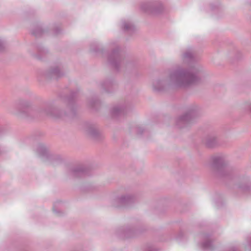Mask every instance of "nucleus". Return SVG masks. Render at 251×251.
Masks as SVG:
<instances>
[{"mask_svg":"<svg viewBox=\"0 0 251 251\" xmlns=\"http://www.w3.org/2000/svg\"><path fill=\"white\" fill-rule=\"evenodd\" d=\"M185 62H190L186 68H178L172 71L165 78H159L153 80L152 88L156 92L169 90L173 86L188 87L200 82L201 71L198 65L195 64L196 55L192 49L186 50L183 54Z\"/></svg>","mask_w":251,"mask_h":251,"instance_id":"1","label":"nucleus"},{"mask_svg":"<svg viewBox=\"0 0 251 251\" xmlns=\"http://www.w3.org/2000/svg\"><path fill=\"white\" fill-rule=\"evenodd\" d=\"M19 114L26 117L31 116L32 114H36L39 117L50 116L54 118H61L63 114L58 109L51 106H47L33 111L27 102H24L18 106Z\"/></svg>","mask_w":251,"mask_h":251,"instance_id":"2","label":"nucleus"},{"mask_svg":"<svg viewBox=\"0 0 251 251\" xmlns=\"http://www.w3.org/2000/svg\"><path fill=\"white\" fill-rule=\"evenodd\" d=\"M199 115V108L196 105H191L188 107L186 112L178 118L176 124L179 128L187 126L194 121L195 119Z\"/></svg>","mask_w":251,"mask_h":251,"instance_id":"3","label":"nucleus"},{"mask_svg":"<svg viewBox=\"0 0 251 251\" xmlns=\"http://www.w3.org/2000/svg\"><path fill=\"white\" fill-rule=\"evenodd\" d=\"M213 167L217 170L219 175L226 177L231 173V169L226 166L225 158L223 155H216L212 158Z\"/></svg>","mask_w":251,"mask_h":251,"instance_id":"4","label":"nucleus"},{"mask_svg":"<svg viewBox=\"0 0 251 251\" xmlns=\"http://www.w3.org/2000/svg\"><path fill=\"white\" fill-rule=\"evenodd\" d=\"M110 65L116 70H118L124 63L122 52L118 46H116L108 56Z\"/></svg>","mask_w":251,"mask_h":251,"instance_id":"5","label":"nucleus"},{"mask_svg":"<svg viewBox=\"0 0 251 251\" xmlns=\"http://www.w3.org/2000/svg\"><path fill=\"white\" fill-rule=\"evenodd\" d=\"M37 151L40 157L49 161L53 165L60 162L62 160V158L59 155L50 154L47 148L43 144H40L38 146Z\"/></svg>","mask_w":251,"mask_h":251,"instance_id":"6","label":"nucleus"},{"mask_svg":"<svg viewBox=\"0 0 251 251\" xmlns=\"http://www.w3.org/2000/svg\"><path fill=\"white\" fill-rule=\"evenodd\" d=\"M141 8L146 13L152 15L159 14L163 10V7L161 4L151 2L143 3L141 5Z\"/></svg>","mask_w":251,"mask_h":251,"instance_id":"7","label":"nucleus"},{"mask_svg":"<svg viewBox=\"0 0 251 251\" xmlns=\"http://www.w3.org/2000/svg\"><path fill=\"white\" fill-rule=\"evenodd\" d=\"M135 198L130 195H123L113 200L112 204L115 207L126 206L134 202Z\"/></svg>","mask_w":251,"mask_h":251,"instance_id":"8","label":"nucleus"},{"mask_svg":"<svg viewBox=\"0 0 251 251\" xmlns=\"http://www.w3.org/2000/svg\"><path fill=\"white\" fill-rule=\"evenodd\" d=\"M64 75V72L59 66L50 67L44 74L47 79H57Z\"/></svg>","mask_w":251,"mask_h":251,"instance_id":"9","label":"nucleus"},{"mask_svg":"<svg viewBox=\"0 0 251 251\" xmlns=\"http://www.w3.org/2000/svg\"><path fill=\"white\" fill-rule=\"evenodd\" d=\"M71 175L75 177H81L89 175V170L84 166L79 165L73 167L70 171Z\"/></svg>","mask_w":251,"mask_h":251,"instance_id":"10","label":"nucleus"},{"mask_svg":"<svg viewBox=\"0 0 251 251\" xmlns=\"http://www.w3.org/2000/svg\"><path fill=\"white\" fill-rule=\"evenodd\" d=\"M128 110L127 104H120L114 106L111 110V113L113 117H117L126 113Z\"/></svg>","mask_w":251,"mask_h":251,"instance_id":"11","label":"nucleus"},{"mask_svg":"<svg viewBox=\"0 0 251 251\" xmlns=\"http://www.w3.org/2000/svg\"><path fill=\"white\" fill-rule=\"evenodd\" d=\"M204 143L209 148H213L219 145L218 138L215 133L208 135L205 139Z\"/></svg>","mask_w":251,"mask_h":251,"instance_id":"12","label":"nucleus"},{"mask_svg":"<svg viewBox=\"0 0 251 251\" xmlns=\"http://www.w3.org/2000/svg\"><path fill=\"white\" fill-rule=\"evenodd\" d=\"M75 94L72 93L70 97L67 99V107L69 110L68 115H73L75 114L76 105L75 99Z\"/></svg>","mask_w":251,"mask_h":251,"instance_id":"13","label":"nucleus"},{"mask_svg":"<svg viewBox=\"0 0 251 251\" xmlns=\"http://www.w3.org/2000/svg\"><path fill=\"white\" fill-rule=\"evenodd\" d=\"M86 132L94 138H98L100 136V132L95 125L87 124L85 127Z\"/></svg>","mask_w":251,"mask_h":251,"instance_id":"14","label":"nucleus"},{"mask_svg":"<svg viewBox=\"0 0 251 251\" xmlns=\"http://www.w3.org/2000/svg\"><path fill=\"white\" fill-rule=\"evenodd\" d=\"M123 29L128 33H132L135 30L134 25L129 21L124 20L122 22Z\"/></svg>","mask_w":251,"mask_h":251,"instance_id":"15","label":"nucleus"},{"mask_svg":"<svg viewBox=\"0 0 251 251\" xmlns=\"http://www.w3.org/2000/svg\"><path fill=\"white\" fill-rule=\"evenodd\" d=\"M201 247L204 250H212L213 249L212 242L209 236L205 235L204 236V241L201 244Z\"/></svg>","mask_w":251,"mask_h":251,"instance_id":"16","label":"nucleus"},{"mask_svg":"<svg viewBox=\"0 0 251 251\" xmlns=\"http://www.w3.org/2000/svg\"><path fill=\"white\" fill-rule=\"evenodd\" d=\"M44 31L40 26H37L31 31L32 34L36 37H39L42 35Z\"/></svg>","mask_w":251,"mask_h":251,"instance_id":"17","label":"nucleus"},{"mask_svg":"<svg viewBox=\"0 0 251 251\" xmlns=\"http://www.w3.org/2000/svg\"><path fill=\"white\" fill-rule=\"evenodd\" d=\"M113 83L111 82H106L102 84V87L107 92H111L110 88L113 86Z\"/></svg>","mask_w":251,"mask_h":251,"instance_id":"18","label":"nucleus"},{"mask_svg":"<svg viewBox=\"0 0 251 251\" xmlns=\"http://www.w3.org/2000/svg\"><path fill=\"white\" fill-rule=\"evenodd\" d=\"M5 48V43L4 40L0 39V51L4 50Z\"/></svg>","mask_w":251,"mask_h":251,"instance_id":"19","label":"nucleus"},{"mask_svg":"<svg viewBox=\"0 0 251 251\" xmlns=\"http://www.w3.org/2000/svg\"><path fill=\"white\" fill-rule=\"evenodd\" d=\"M99 103V101L98 100H92L90 102V106L92 107L95 108V106Z\"/></svg>","mask_w":251,"mask_h":251,"instance_id":"20","label":"nucleus"},{"mask_svg":"<svg viewBox=\"0 0 251 251\" xmlns=\"http://www.w3.org/2000/svg\"><path fill=\"white\" fill-rule=\"evenodd\" d=\"M242 180L244 182H245V184L246 185L247 182L248 181V178L247 177H243V178H242ZM246 185L245 186H241V185L239 186V187L243 189H246Z\"/></svg>","mask_w":251,"mask_h":251,"instance_id":"21","label":"nucleus"},{"mask_svg":"<svg viewBox=\"0 0 251 251\" xmlns=\"http://www.w3.org/2000/svg\"><path fill=\"white\" fill-rule=\"evenodd\" d=\"M132 232V230L131 229H128L125 232V236L126 237H131V235H128V233H131Z\"/></svg>","mask_w":251,"mask_h":251,"instance_id":"22","label":"nucleus"},{"mask_svg":"<svg viewBox=\"0 0 251 251\" xmlns=\"http://www.w3.org/2000/svg\"><path fill=\"white\" fill-rule=\"evenodd\" d=\"M147 251H158V250L153 246H150L148 248Z\"/></svg>","mask_w":251,"mask_h":251,"instance_id":"23","label":"nucleus"},{"mask_svg":"<svg viewBox=\"0 0 251 251\" xmlns=\"http://www.w3.org/2000/svg\"><path fill=\"white\" fill-rule=\"evenodd\" d=\"M229 251H237L235 248H233Z\"/></svg>","mask_w":251,"mask_h":251,"instance_id":"24","label":"nucleus"},{"mask_svg":"<svg viewBox=\"0 0 251 251\" xmlns=\"http://www.w3.org/2000/svg\"><path fill=\"white\" fill-rule=\"evenodd\" d=\"M249 109H250V111L251 112V103L250 104V105H249Z\"/></svg>","mask_w":251,"mask_h":251,"instance_id":"25","label":"nucleus"},{"mask_svg":"<svg viewBox=\"0 0 251 251\" xmlns=\"http://www.w3.org/2000/svg\"><path fill=\"white\" fill-rule=\"evenodd\" d=\"M141 128V127H139V128L138 132H140V133H141L142 132H143V130H142V131H140Z\"/></svg>","mask_w":251,"mask_h":251,"instance_id":"26","label":"nucleus"},{"mask_svg":"<svg viewBox=\"0 0 251 251\" xmlns=\"http://www.w3.org/2000/svg\"><path fill=\"white\" fill-rule=\"evenodd\" d=\"M53 211H54V212H56V211H55V210L54 208H53Z\"/></svg>","mask_w":251,"mask_h":251,"instance_id":"27","label":"nucleus"},{"mask_svg":"<svg viewBox=\"0 0 251 251\" xmlns=\"http://www.w3.org/2000/svg\"><path fill=\"white\" fill-rule=\"evenodd\" d=\"M55 33H56V34H58V31H56V32H55Z\"/></svg>","mask_w":251,"mask_h":251,"instance_id":"28","label":"nucleus"},{"mask_svg":"<svg viewBox=\"0 0 251 251\" xmlns=\"http://www.w3.org/2000/svg\"><path fill=\"white\" fill-rule=\"evenodd\" d=\"M39 52L41 51V50L40 49H39Z\"/></svg>","mask_w":251,"mask_h":251,"instance_id":"29","label":"nucleus"}]
</instances>
